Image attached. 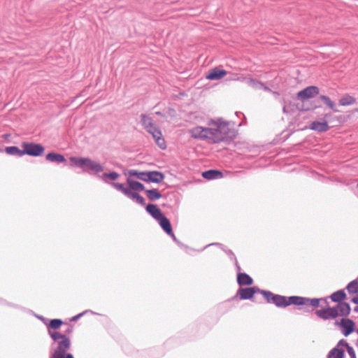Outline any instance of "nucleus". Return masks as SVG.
Here are the masks:
<instances>
[{
  "label": "nucleus",
  "mask_w": 358,
  "mask_h": 358,
  "mask_svg": "<svg viewBox=\"0 0 358 358\" xmlns=\"http://www.w3.org/2000/svg\"><path fill=\"white\" fill-rule=\"evenodd\" d=\"M48 334L53 340L50 350V358H65L64 355L69 354L71 343L66 334L60 332L48 330Z\"/></svg>",
  "instance_id": "f03ea898"
},
{
  "label": "nucleus",
  "mask_w": 358,
  "mask_h": 358,
  "mask_svg": "<svg viewBox=\"0 0 358 358\" xmlns=\"http://www.w3.org/2000/svg\"><path fill=\"white\" fill-rule=\"evenodd\" d=\"M141 122L145 128V129L150 133V134L155 133V131L159 130L154 124L152 119L145 115L142 114L141 115Z\"/></svg>",
  "instance_id": "9b49d317"
},
{
  "label": "nucleus",
  "mask_w": 358,
  "mask_h": 358,
  "mask_svg": "<svg viewBox=\"0 0 358 358\" xmlns=\"http://www.w3.org/2000/svg\"><path fill=\"white\" fill-rule=\"evenodd\" d=\"M310 128L314 131L324 132L328 131L329 127L328 125L327 121L323 120L322 122L313 121L310 123Z\"/></svg>",
  "instance_id": "4468645a"
},
{
  "label": "nucleus",
  "mask_w": 358,
  "mask_h": 358,
  "mask_svg": "<svg viewBox=\"0 0 358 358\" xmlns=\"http://www.w3.org/2000/svg\"><path fill=\"white\" fill-rule=\"evenodd\" d=\"M234 260H235V264H236V267L237 271L238 273H241L240 271H241V266H239V264L238 263V261H237L236 258H234Z\"/></svg>",
  "instance_id": "58836bf2"
},
{
  "label": "nucleus",
  "mask_w": 358,
  "mask_h": 358,
  "mask_svg": "<svg viewBox=\"0 0 358 358\" xmlns=\"http://www.w3.org/2000/svg\"><path fill=\"white\" fill-rule=\"evenodd\" d=\"M320 98L334 112L339 111L336 108V103L334 101H332L329 97L325 95H321Z\"/></svg>",
  "instance_id": "c85d7f7f"
},
{
  "label": "nucleus",
  "mask_w": 358,
  "mask_h": 358,
  "mask_svg": "<svg viewBox=\"0 0 358 358\" xmlns=\"http://www.w3.org/2000/svg\"><path fill=\"white\" fill-rule=\"evenodd\" d=\"M346 297V294L343 289H340L337 292H335L331 295V299L334 302H341Z\"/></svg>",
  "instance_id": "a878e982"
},
{
  "label": "nucleus",
  "mask_w": 358,
  "mask_h": 358,
  "mask_svg": "<svg viewBox=\"0 0 358 358\" xmlns=\"http://www.w3.org/2000/svg\"><path fill=\"white\" fill-rule=\"evenodd\" d=\"M136 202L142 205V206H144L145 204V199L141 196L140 194L138 195V196L137 197V199L136 200Z\"/></svg>",
  "instance_id": "c9c22d12"
},
{
  "label": "nucleus",
  "mask_w": 358,
  "mask_h": 358,
  "mask_svg": "<svg viewBox=\"0 0 358 358\" xmlns=\"http://www.w3.org/2000/svg\"><path fill=\"white\" fill-rule=\"evenodd\" d=\"M70 161L73 165L83 169V171L99 176V173L104 170L103 166L99 162L89 157H71Z\"/></svg>",
  "instance_id": "20e7f679"
},
{
  "label": "nucleus",
  "mask_w": 358,
  "mask_h": 358,
  "mask_svg": "<svg viewBox=\"0 0 358 358\" xmlns=\"http://www.w3.org/2000/svg\"><path fill=\"white\" fill-rule=\"evenodd\" d=\"M226 252L227 253V255H228L229 256H230V257H231V259H234V258H236V257H235L234 254L233 253V252H232L231 250H227Z\"/></svg>",
  "instance_id": "a19ab883"
},
{
  "label": "nucleus",
  "mask_w": 358,
  "mask_h": 358,
  "mask_svg": "<svg viewBox=\"0 0 358 358\" xmlns=\"http://www.w3.org/2000/svg\"><path fill=\"white\" fill-rule=\"evenodd\" d=\"M212 245H220V244L217 243H213Z\"/></svg>",
  "instance_id": "09e8293b"
},
{
  "label": "nucleus",
  "mask_w": 358,
  "mask_h": 358,
  "mask_svg": "<svg viewBox=\"0 0 358 358\" xmlns=\"http://www.w3.org/2000/svg\"><path fill=\"white\" fill-rule=\"evenodd\" d=\"M347 351H348V353L349 354L350 358H356L355 352L352 347L348 346Z\"/></svg>",
  "instance_id": "72a5a7b5"
},
{
  "label": "nucleus",
  "mask_w": 358,
  "mask_h": 358,
  "mask_svg": "<svg viewBox=\"0 0 358 358\" xmlns=\"http://www.w3.org/2000/svg\"><path fill=\"white\" fill-rule=\"evenodd\" d=\"M153 138L155 140L157 145L162 150L166 149V142L162 137V134L160 130L155 131V133L152 134Z\"/></svg>",
  "instance_id": "4be33fe9"
},
{
  "label": "nucleus",
  "mask_w": 358,
  "mask_h": 358,
  "mask_svg": "<svg viewBox=\"0 0 358 358\" xmlns=\"http://www.w3.org/2000/svg\"><path fill=\"white\" fill-rule=\"evenodd\" d=\"M237 282L240 286L251 285L253 283V280L245 273H238L237 275Z\"/></svg>",
  "instance_id": "6ab92c4d"
},
{
  "label": "nucleus",
  "mask_w": 358,
  "mask_h": 358,
  "mask_svg": "<svg viewBox=\"0 0 358 358\" xmlns=\"http://www.w3.org/2000/svg\"><path fill=\"white\" fill-rule=\"evenodd\" d=\"M73 331V327H69L68 329L65 331V334H71Z\"/></svg>",
  "instance_id": "79ce46f5"
},
{
  "label": "nucleus",
  "mask_w": 358,
  "mask_h": 358,
  "mask_svg": "<svg viewBox=\"0 0 358 358\" xmlns=\"http://www.w3.org/2000/svg\"><path fill=\"white\" fill-rule=\"evenodd\" d=\"M164 178L165 176L162 172L157 171H147L145 182L160 183L164 180Z\"/></svg>",
  "instance_id": "f8f14e48"
},
{
  "label": "nucleus",
  "mask_w": 358,
  "mask_h": 358,
  "mask_svg": "<svg viewBox=\"0 0 358 358\" xmlns=\"http://www.w3.org/2000/svg\"><path fill=\"white\" fill-rule=\"evenodd\" d=\"M343 350L334 348L329 352L328 358H343Z\"/></svg>",
  "instance_id": "c756f323"
},
{
  "label": "nucleus",
  "mask_w": 358,
  "mask_h": 358,
  "mask_svg": "<svg viewBox=\"0 0 358 358\" xmlns=\"http://www.w3.org/2000/svg\"><path fill=\"white\" fill-rule=\"evenodd\" d=\"M227 74V71L221 70L218 68H215L210 71L208 74L206 76V78L208 80H219L223 78Z\"/></svg>",
  "instance_id": "dca6fc26"
},
{
  "label": "nucleus",
  "mask_w": 358,
  "mask_h": 358,
  "mask_svg": "<svg viewBox=\"0 0 358 358\" xmlns=\"http://www.w3.org/2000/svg\"><path fill=\"white\" fill-rule=\"evenodd\" d=\"M357 187H358V183H357Z\"/></svg>",
  "instance_id": "3c124183"
},
{
  "label": "nucleus",
  "mask_w": 358,
  "mask_h": 358,
  "mask_svg": "<svg viewBox=\"0 0 358 358\" xmlns=\"http://www.w3.org/2000/svg\"><path fill=\"white\" fill-rule=\"evenodd\" d=\"M357 334H358V329H357Z\"/></svg>",
  "instance_id": "8fccbe9b"
},
{
  "label": "nucleus",
  "mask_w": 358,
  "mask_h": 358,
  "mask_svg": "<svg viewBox=\"0 0 358 358\" xmlns=\"http://www.w3.org/2000/svg\"><path fill=\"white\" fill-rule=\"evenodd\" d=\"M346 289L349 294H355L358 292V280H354L350 282Z\"/></svg>",
  "instance_id": "2f4dec72"
},
{
  "label": "nucleus",
  "mask_w": 358,
  "mask_h": 358,
  "mask_svg": "<svg viewBox=\"0 0 358 358\" xmlns=\"http://www.w3.org/2000/svg\"><path fill=\"white\" fill-rule=\"evenodd\" d=\"M110 185L117 191L121 192L126 196L130 199L135 201L137 199L139 194L135 192H132L129 188L125 187L124 185L119 182H111Z\"/></svg>",
  "instance_id": "6e6552de"
},
{
  "label": "nucleus",
  "mask_w": 358,
  "mask_h": 358,
  "mask_svg": "<svg viewBox=\"0 0 358 358\" xmlns=\"http://www.w3.org/2000/svg\"><path fill=\"white\" fill-rule=\"evenodd\" d=\"M85 312H83V313H79V314H78L77 315L74 316V317H73V319H72V320H78V318H80V317H82L83 315H85Z\"/></svg>",
  "instance_id": "4c0bfd02"
},
{
  "label": "nucleus",
  "mask_w": 358,
  "mask_h": 358,
  "mask_svg": "<svg viewBox=\"0 0 358 358\" xmlns=\"http://www.w3.org/2000/svg\"><path fill=\"white\" fill-rule=\"evenodd\" d=\"M63 324V322L60 319H53L50 320L48 326V331L51 330L50 329H52L54 330H56L60 327V326Z\"/></svg>",
  "instance_id": "473e14b6"
},
{
  "label": "nucleus",
  "mask_w": 358,
  "mask_h": 358,
  "mask_svg": "<svg viewBox=\"0 0 358 358\" xmlns=\"http://www.w3.org/2000/svg\"><path fill=\"white\" fill-rule=\"evenodd\" d=\"M340 325L342 327V333L345 336H348L355 330V323L350 319H342Z\"/></svg>",
  "instance_id": "ddd939ff"
},
{
  "label": "nucleus",
  "mask_w": 358,
  "mask_h": 358,
  "mask_svg": "<svg viewBox=\"0 0 358 358\" xmlns=\"http://www.w3.org/2000/svg\"><path fill=\"white\" fill-rule=\"evenodd\" d=\"M127 183L131 190L133 191H143L145 189L144 185L138 181L134 180L132 178L128 177L127 178Z\"/></svg>",
  "instance_id": "aec40b11"
},
{
  "label": "nucleus",
  "mask_w": 358,
  "mask_h": 358,
  "mask_svg": "<svg viewBox=\"0 0 358 358\" xmlns=\"http://www.w3.org/2000/svg\"><path fill=\"white\" fill-rule=\"evenodd\" d=\"M99 177L106 183H110L109 180H115L120 177V174L117 172L104 173Z\"/></svg>",
  "instance_id": "393cba45"
},
{
  "label": "nucleus",
  "mask_w": 358,
  "mask_h": 358,
  "mask_svg": "<svg viewBox=\"0 0 358 358\" xmlns=\"http://www.w3.org/2000/svg\"><path fill=\"white\" fill-rule=\"evenodd\" d=\"M160 227L168 235H173V230L169 220L163 215L158 220Z\"/></svg>",
  "instance_id": "f3484780"
},
{
  "label": "nucleus",
  "mask_w": 358,
  "mask_h": 358,
  "mask_svg": "<svg viewBox=\"0 0 358 358\" xmlns=\"http://www.w3.org/2000/svg\"><path fill=\"white\" fill-rule=\"evenodd\" d=\"M22 147L24 155H28L34 157L41 155L45 150L43 146L41 144L33 143H23Z\"/></svg>",
  "instance_id": "423d86ee"
},
{
  "label": "nucleus",
  "mask_w": 358,
  "mask_h": 358,
  "mask_svg": "<svg viewBox=\"0 0 358 358\" xmlns=\"http://www.w3.org/2000/svg\"><path fill=\"white\" fill-rule=\"evenodd\" d=\"M247 83L252 87H257V85H260L259 83L257 82L256 80L253 79H249L247 80Z\"/></svg>",
  "instance_id": "f704fd0d"
},
{
  "label": "nucleus",
  "mask_w": 358,
  "mask_h": 358,
  "mask_svg": "<svg viewBox=\"0 0 358 358\" xmlns=\"http://www.w3.org/2000/svg\"><path fill=\"white\" fill-rule=\"evenodd\" d=\"M175 241H176V237L175 234L173 233V235H169Z\"/></svg>",
  "instance_id": "a18cd8bd"
},
{
  "label": "nucleus",
  "mask_w": 358,
  "mask_h": 358,
  "mask_svg": "<svg viewBox=\"0 0 358 358\" xmlns=\"http://www.w3.org/2000/svg\"><path fill=\"white\" fill-rule=\"evenodd\" d=\"M240 78L238 77L233 78V80H239Z\"/></svg>",
  "instance_id": "de8ad7c7"
},
{
  "label": "nucleus",
  "mask_w": 358,
  "mask_h": 358,
  "mask_svg": "<svg viewBox=\"0 0 358 358\" xmlns=\"http://www.w3.org/2000/svg\"><path fill=\"white\" fill-rule=\"evenodd\" d=\"M319 88L316 86H309L298 92L297 96L302 99L313 98L319 94Z\"/></svg>",
  "instance_id": "9d476101"
},
{
  "label": "nucleus",
  "mask_w": 358,
  "mask_h": 358,
  "mask_svg": "<svg viewBox=\"0 0 358 358\" xmlns=\"http://www.w3.org/2000/svg\"><path fill=\"white\" fill-rule=\"evenodd\" d=\"M148 198L150 201L159 199L162 195L157 189H148L145 191Z\"/></svg>",
  "instance_id": "bb28decb"
},
{
  "label": "nucleus",
  "mask_w": 358,
  "mask_h": 358,
  "mask_svg": "<svg viewBox=\"0 0 358 358\" xmlns=\"http://www.w3.org/2000/svg\"><path fill=\"white\" fill-rule=\"evenodd\" d=\"M339 346H345L346 348L348 349V346H350L349 344L346 342V341L342 339L338 343V345H337V347H339Z\"/></svg>",
  "instance_id": "e433bc0d"
},
{
  "label": "nucleus",
  "mask_w": 358,
  "mask_h": 358,
  "mask_svg": "<svg viewBox=\"0 0 358 358\" xmlns=\"http://www.w3.org/2000/svg\"><path fill=\"white\" fill-rule=\"evenodd\" d=\"M146 210L156 220L164 215L160 209L155 204H148L146 206Z\"/></svg>",
  "instance_id": "a211bd4d"
},
{
  "label": "nucleus",
  "mask_w": 358,
  "mask_h": 358,
  "mask_svg": "<svg viewBox=\"0 0 358 358\" xmlns=\"http://www.w3.org/2000/svg\"><path fill=\"white\" fill-rule=\"evenodd\" d=\"M209 124L217 127V128H212L213 143H217L235 136L234 130L229 128V122L222 118L211 120Z\"/></svg>",
  "instance_id": "7ed1b4c3"
},
{
  "label": "nucleus",
  "mask_w": 358,
  "mask_h": 358,
  "mask_svg": "<svg viewBox=\"0 0 358 358\" xmlns=\"http://www.w3.org/2000/svg\"><path fill=\"white\" fill-rule=\"evenodd\" d=\"M355 310L358 312V306H357L355 308Z\"/></svg>",
  "instance_id": "49530a36"
},
{
  "label": "nucleus",
  "mask_w": 358,
  "mask_h": 358,
  "mask_svg": "<svg viewBox=\"0 0 358 358\" xmlns=\"http://www.w3.org/2000/svg\"><path fill=\"white\" fill-rule=\"evenodd\" d=\"M127 174L128 177L131 178V177H136L138 179L145 182L147 171H138L137 170L132 169L129 170Z\"/></svg>",
  "instance_id": "b1692460"
},
{
  "label": "nucleus",
  "mask_w": 358,
  "mask_h": 358,
  "mask_svg": "<svg viewBox=\"0 0 358 358\" xmlns=\"http://www.w3.org/2000/svg\"><path fill=\"white\" fill-rule=\"evenodd\" d=\"M64 357H65V358H74V357H73V355H72V354H71V353H69V354H67V355H64Z\"/></svg>",
  "instance_id": "c03bdc74"
},
{
  "label": "nucleus",
  "mask_w": 358,
  "mask_h": 358,
  "mask_svg": "<svg viewBox=\"0 0 358 358\" xmlns=\"http://www.w3.org/2000/svg\"><path fill=\"white\" fill-rule=\"evenodd\" d=\"M315 314L317 317L322 320H330L334 319L338 317V313L334 308H327L325 309L317 310L315 311Z\"/></svg>",
  "instance_id": "1a4fd4ad"
},
{
  "label": "nucleus",
  "mask_w": 358,
  "mask_h": 358,
  "mask_svg": "<svg viewBox=\"0 0 358 358\" xmlns=\"http://www.w3.org/2000/svg\"><path fill=\"white\" fill-rule=\"evenodd\" d=\"M355 101L356 99L354 97L349 95H346L339 100V103L341 106H349L355 103Z\"/></svg>",
  "instance_id": "7c9ffc66"
},
{
  "label": "nucleus",
  "mask_w": 358,
  "mask_h": 358,
  "mask_svg": "<svg viewBox=\"0 0 358 358\" xmlns=\"http://www.w3.org/2000/svg\"><path fill=\"white\" fill-rule=\"evenodd\" d=\"M357 294V296L351 299V301L355 304H358V292Z\"/></svg>",
  "instance_id": "ea45409f"
},
{
  "label": "nucleus",
  "mask_w": 358,
  "mask_h": 358,
  "mask_svg": "<svg viewBox=\"0 0 358 358\" xmlns=\"http://www.w3.org/2000/svg\"><path fill=\"white\" fill-rule=\"evenodd\" d=\"M202 176L208 180L217 179L222 177V173L217 170H208L203 172Z\"/></svg>",
  "instance_id": "5701e85b"
},
{
  "label": "nucleus",
  "mask_w": 358,
  "mask_h": 358,
  "mask_svg": "<svg viewBox=\"0 0 358 358\" xmlns=\"http://www.w3.org/2000/svg\"><path fill=\"white\" fill-rule=\"evenodd\" d=\"M261 289L257 287L239 288L237 292V296H239L240 299L246 300L252 298L254 294L257 292L261 293Z\"/></svg>",
  "instance_id": "0eeeda50"
},
{
  "label": "nucleus",
  "mask_w": 358,
  "mask_h": 358,
  "mask_svg": "<svg viewBox=\"0 0 358 358\" xmlns=\"http://www.w3.org/2000/svg\"><path fill=\"white\" fill-rule=\"evenodd\" d=\"M189 134L195 139L210 140L213 142L212 128L197 126L189 129Z\"/></svg>",
  "instance_id": "39448f33"
},
{
  "label": "nucleus",
  "mask_w": 358,
  "mask_h": 358,
  "mask_svg": "<svg viewBox=\"0 0 358 358\" xmlns=\"http://www.w3.org/2000/svg\"><path fill=\"white\" fill-rule=\"evenodd\" d=\"M331 114L330 113H327L324 115V120H327L328 122L329 117H331Z\"/></svg>",
  "instance_id": "37998d69"
},
{
  "label": "nucleus",
  "mask_w": 358,
  "mask_h": 358,
  "mask_svg": "<svg viewBox=\"0 0 358 358\" xmlns=\"http://www.w3.org/2000/svg\"><path fill=\"white\" fill-rule=\"evenodd\" d=\"M261 294L268 303H274L277 307L285 308L291 304L296 306H302L304 308L312 306L313 308H317L320 305V300L318 299H309L306 297L292 296L286 297L279 294H274L270 291H261Z\"/></svg>",
  "instance_id": "f257e3e1"
},
{
  "label": "nucleus",
  "mask_w": 358,
  "mask_h": 358,
  "mask_svg": "<svg viewBox=\"0 0 358 358\" xmlns=\"http://www.w3.org/2000/svg\"><path fill=\"white\" fill-rule=\"evenodd\" d=\"M334 308L338 313V316H347L350 313V306L346 302L338 303Z\"/></svg>",
  "instance_id": "2eb2a0df"
},
{
  "label": "nucleus",
  "mask_w": 358,
  "mask_h": 358,
  "mask_svg": "<svg viewBox=\"0 0 358 358\" xmlns=\"http://www.w3.org/2000/svg\"><path fill=\"white\" fill-rule=\"evenodd\" d=\"M6 152L8 155L18 157H22L24 155L23 150L19 149L17 146L6 147Z\"/></svg>",
  "instance_id": "cd10ccee"
},
{
  "label": "nucleus",
  "mask_w": 358,
  "mask_h": 358,
  "mask_svg": "<svg viewBox=\"0 0 358 358\" xmlns=\"http://www.w3.org/2000/svg\"><path fill=\"white\" fill-rule=\"evenodd\" d=\"M45 159L49 162H55L57 164L66 162V159L64 155L55 152L48 153L46 155Z\"/></svg>",
  "instance_id": "412c9836"
}]
</instances>
